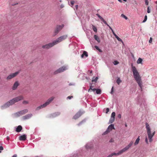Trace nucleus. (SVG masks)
<instances>
[{"instance_id": "1", "label": "nucleus", "mask_w": 157, "mask_h": 157, "mask_svg": "<svg viewBox=\"0 0 157 157\" xmlns=\"http://www.w3.org/2000/svg\"><path fill=\"white\" fill-rule=\"evenodd\" d=\"M131 67L134 78L138 84L139 86L140 87V90H142V85L141 81V79L139 73L137 70L136 67L133 66L132 64Z\"/></svg>"}, {"instance_id": "2", "label": "nucleus", "mask_w": 157, "mask_h": 157, "mask_svg": "<svg viewBox=\"0 0 157 157\" xmlns=\"http://www.w3.org/2000/svg\"><path fill=\"white\" fill-rule=\"evenodd\" d=\"M23 99V97L22 96H21L15 97L12 99L10 100L8 102L6 103L3 105L1 106L2 109L6 108L10 105H12L14 104L15 103L17 102L20 100Z\"/></svg>"}, {"instance_id": "3", "label": "nucleus", "mask_w": 157, "mask_h": 157, "mask_svg": "<svg viewBox=\"0 0 157 157\" xmlns=\"http://www.w3.org/2000/svg\"><path fill=\"white\" fill-rule=\"evenodd\" d=\"M146 128L147 130V134L148 136V137L149 139V142H151L152 141V138L155 133L154 132L152 134H151V131L150 127L149 125L147 123H146Z\"/></svg>"}, {"instance_id": "4", "label": "nucleus", "mask_w": 157, "mask_h": 157, "mask_svg": "<svg viewBox=\"0 0 157 157\" xmlns=\"http://www.w3.org/2000/svg\"><path fill=\"white\" fill-rule=\"evenodd\" d=\"M54 98L53 97L49 98L44 104L37 107L36 108V110H39L41 108H44L48 104H49V103L53 101Z\"/></svg>"}, {"instance_id": "5", "label": "nucleus", "mask_w": 157, "mask_h": 157, "mask_svg": "<svg viewBox=\"0 0 157 157\" xmlns=\"http://www.w3.org/2000/svg\"><path fill=\"white\" fill-rule=\"evenodd\" d=\"M127 150H128L127 149V148H126V147H125L123 149L120 151L118 152L117 153H116L115 152L112 153L110 155H109L108 156H107L106 157H111L113 155H120L123 153L124 152H125V151H127Z\"/></svg>"}, {"instance_id": "6", "label": "nucleus", "mask_w": 157, "mask_h": 157, "mask_svg": "<svg viewBox=\"0 0 157 157\" xmlns=\"http://www.w3.org/2000/svg\"><path fill=\"white\" fill-rule=\"evenodd\" d=\"M67 37V35H64L62 36H61L57 38L56 40L54 41V42L56 44H58V43L66 39Z\"/></svg>"}, {"instance_id": "7", "label": "nucleus", "mask_w": 157, "mask_h": 157, "mask_svg": "<svg viewBox=\"0 0 157 157\" xmlns=\"http://www.w3.org/2000/svg\"><path fill=\"white\" fill-rule=\"evenodd\" d=\"M64 26V25H57L54 31V36H55L58 34L59 32L63 28Z\"/></svg>"}, {"instance_id": "8", "label": "nucleus", "mask_w": 157, "mask_h": 157, "mask_svg": "<svg viewBox=\"0 0 157 157\" xmlns=\"http://www.w3.org/2000/svg\"><path fill=\"white\" fill-rule=\"evenodd\" d=\"M28 112V110L27 109H25L16 113H15V115L16 117H18Z\"/></svg>"}, {"instance_id": "9", "label": "nucleus", "mask_w": 157, "mask_h": 157, "mask_svg": "<svg viewBox=\"0 0 157 157\" xmlns=\"http://www.w3.org/2000/svg\"><path fill=\"white\" fill-rule=\"evenodd\" d=\"M67 69V68L65 66H63L59 68V69L55 71L54 72L55 75L59 73L63 72Z\"/></svg>"}, {"instance_id": "10", "label": "nucleus", "mask_w": 157, "mask_h": 157, "mask_svg": "<svg viewBox=\"0 0 157 157\" xmlns=\"http://www.w3.org/2000/svg\"><path fill=\"white\" fill-rule=\"evenodd\" d=\"M55 45H56V44L53 41L52 43L42 46V48H43L49 49Z\"/></svg>"}, {"instance_id": "11", "label": "nucleus", "mask_w": 157, "mask_h": 157, "mask_svg": "<svg viewBox=\"0 0 157 157\" xmlns=\"http://www.w3.org/2000/svg\"><path fill=\"white\" fill-rule=\"evenodd\" d=\"M84 112H81V110H80L79 111H78L75 115L73 117V118L76 120L79 117H80L81 115L83 114Z\"/></svg>"}, {"instance_id": "12", "label": "nucleus", "mask_w": 157, "mask_h": 157, "mask_svg": "<svg viewBox=\"0 0 157 157\" xmlns=\"http://www.w3.org/2000/svg\"><path fill=\"white\" fill-rule=\"evenodd\" d=\"M115 113L113 112L111 115L109 121V123H112L115 120Z\"/></svg>"}, {"instance_id": "13", "label": "nucleus", "mask_w": 157, "mask_h": 157, "mask_svg": "<svg viewBox=\"0 0 157 157\" xmlns=\"http://www.w3.org/2000/svg\"><path fill=\"white\" fill-rule=\"evenodd\" d=\"M18 72H17L11 74L10 75L7 76V79L8 80H9L11 79L12 78H13L16 76L18 74Z\"/></svg>"}, {"instance_id": "14", "label": "nucleus", "mask_w": 157, "mask_h": 157, "mask_svg": "<svg viewBox=\"0 0 157 157\" xmlns=\"http://www.w3.org/2000/svg\"><path fill=\"white\" fill-rule=\"evenodd\" d=\"M91 87H92V86H90V89L89 90V91L90 89H91L94 92L95 90H96V92L97 94H101V90L100 89H96L95 88H94V89H92Z\"/></svg>"}, {"instance_id": "15", "label": "nucleus", "mask_w": 157, "mask_h": 157, "mask_svg": "<svg viewBox=\"0 0 157 157\" xmlns=\"http://www.w3.org/2000/svg\"><path fill=\"white\" fill-rule=\"evenodd\" d=\"M33 116L32 114L31 113L28 114L25 116L23 117L22 118L23 120L28 119L30 118Z\"/></svg>"}, {"instance_id": "16", "label": "nucleus", "mask_w": 157, "mask_h": 157, "mask_svg": "<svg viewBox=\"0 0 157 157\" xmlns=\"http://www.w3.org/2000/svg\"><path fill=\"white\" fill-rule=\"evenodd\" d=\"M60 113L59 112H57L54 113L52 114L50 116V117L51 118L55 117L60 114Z\"/></svg>"}, {"instance_id": "17", "label": "nucleus", "mask_w": 157, "mask_h": 157, "mask_svg": "<svg viewBox=\"0 0 157 157\" xmlns=\"http://www.w3.org/2000/svg\"><path fill=\"white\" fill-rule=\"evenodd\" d=\"M93 146V145L91 142L88 143L85 145L86 148L87 149L91 148Z\"/></svg>"}, {"instance_id": "18", "label": "nucleus", "mask_w": 157, "mask_h": 157, "mask_svg": "<svg viewBox=\"0 0 157 157\" xmlns=\"http://www.w3.org/2000/svg\"><path fill=\"white\" fill-rule=\"evenodd\" d=\"M26 139V135L25 134L21 135L19 137V140L21 141H24Z\"/></svg>"}, {"instance_id": "19", "label": "nucleus", "mask_w": 157, "mask_h": 157, "mask_svg": "<svg viewBox=\"0 0 157 157\" xmlns=\"http://www.w3.org/2000/svg\"><path fill=\"white\" fill-rule=\"evenodd\" d=\"M19 85V83L18 82H16L13 84L12 89L13 90H15Z\"/></svg>"}, {"instance_id": "20", "label": "nucleus", "mask_w": 157, "mask_h": 157, "mask_svg": "<svg viewBox=\"0 0 157 157\" xmlns=\"http://www.w3.org/2000/svg\"><path fill=\"white\" fill-rule=\"evenodd\" d=\"M107 129L108 130H109V132L113 129H115L114 125L113 124H111L108 126Z\"/></svg>"}, {"instance_id": "21", "label": "nucleus", "mask_w": 157, "mask_h": 157, "mask_svg": "<svg viewBox=\"0 0 157 157\" xmlns=\"http://www.w3.org/2000/svg\"><path fill=\"white\" fill-rule=\"evenodd\" d=\"M22 129V127L21 125H19L16 128V131L18 132H21Z\"/></svg>"}, {"instance_id": "22", "label": "nucleus", "mask_w": 157, "mask_h": 157, "mask_svg": "<svg viewBox=\"0 0 157 157\" xmlns=\"http://www.w3.org/2000/svg\"><path fill=\"white\" fill-rule=\"evenodd\" d=\"M85 56L86 57H87L88 56V54L87 52L85 51H84L83 53L81 55V58H83L84 56Z\"/></svg>"}, {"instance_id": "23", "label": "nucleus", "mask_w": 157, "mask_h": 157, "mask_svg": "<svg viewBox=\"0 0 157 157\" xmlns=\"http://www.w3.org/2000/svg\"><path fill=\"white\" fill-rule=\"evenodd\" d=\"M96 15L98 16V17L100 18L101 20L103 21V22L104 23H106V21L104 20V19L101 16H100L99 14L98 13H97L96 14Z\"/></svg>"}, {"instance_id": "24", "label": "nucleus", "mask_w": 157, "mask_h": 157, "mask_svg": "<svg viewBox=\"0 0 157 157\" xmlns=\"http://www.w3.org/2000/svg\"><path fill=\"white\" fill-rule=\"evenodd\" d=\"M133 144V142L132 141H131L130 143L125 147L127 148V149L128 150L132 145Z\"/></svg>"}, {"instance_id": "25", "label": "nucleus", "mask_w": 157, "mask_h": 157, "mask_svg": "<svg viewBox=\"0 0 157 157\" xmlns=\"http://www.w3.org/2000/svg\"><path fill=\"white\" fill-rule=\"evenodd\" d=\"M140 136H139L137 139H136L135 142L134 143L135 145H136L138 144L140 141Z\"/></svg>"}, {"instance_id": "26", "label": "nucleus", "mask_w": 157, "mask_h": 157, "mask_svg": "<svg viewBox=\"0 0 157 157\" xmlns=\"http://www.w3.org/2000/svg\"><path fill=\"white\" fill-rule=\"evenodd\" d=\"M94 38L95 39L97 40L98 42L99 43L100 41V40L99 37L96 35L94 36Z\"/></svg>"}, {"instance_id": "27", "label": "nucleus", "mask_w": 157, "mask_h": 157, "mask_svg": "<svg viewBox=\"0 0 157 157\" xmlns=\"http://www.w3.org/2000/svg\"><path fill=\"white\" fill-rule=\"evenodd\" d=\"M142 62V59L140 58H139L137 60V64L141 63Z\"/></svg>"}, {"instance_id": "28", "label": "nucleus", "mask_w": 157, "mask_h": 157, "mask_svg": "<svg viewBox=\"0 0 157 157\" xmlns=\"http://www.w3.org/2000/svg\"><path fill=\"white\" fill-rule=\"evenodd\" d=\"M86 121V119H84L82 121L79 122L78 124V126H80L81 124H82V123L85 122Z\"/></svg>"}, {"instance_id": "29", "label": "nucleus", "mask_w": 157, "mask_h": 157, "mask_svg": "<svg viewBox=\"0 0 157 157\" xmlns=\"http://www.w3.org/2000/svg\"><path fill=\"white\" fill-rule=\"evenodd\" d=\"M92 28L94 31L95 32H97V29L96 28L94 25H92Z\"/></svg>"}, {"instance_id": "30", "label": "nucleus", "mask_w": 157, "mask_h": 157, "mask_svg": "<svg viewBox=\"0 0 157 157\" xmlns=\"http://www.w3.org/2000/svg\"><path fill=\"white\" fill-rule=\"evenodd\" d=\"M121 16L122 17L124 18L125 20H127L128 19V17L124 14H121Z\"/></svg>"}, {"instance_id": "31", "label": "nucleus", "mask_w": 157, "mask_h": 157, "mask_svg": "<svg viewBox=\"0 0 157 157\" xmlns=\"http://www.w3.org/2000/svg\"><path fill=\"white\" fill-rule=\"evenodd\" d=\"M97 105L96 103H92L91 104V106L93 107H96Z\"/></svg>"}, {"instance_id": "32", "label": "nucleus", "mask_w": 157, "mask_h": 157, "mask_svg": "<svg viewBox=\"0 0 157 157\" xmlns=\"http://www.w3.org/2000/svg\"><path fill=\"white\" fill-rule=\"evenodd\" d=\"M113 63L114 65H116L118 64L119 63V62L115 60L113 62Z\"/></svg>"}, {"instance_id": "33", "label": "nucleus", "mask_w": 157, "mask_h": 157, "mask_svg": "<svg viewBox=\"0 0 157 157\" xmlns=\"http://www.w3.org/2000/svg\"><path fill=\"white\" fill-rule=\"evenodd\" d=\"M116 38L118 41L121 42L122 43H123L122 40L121 38H119L118 36H117Z\"/></svg>"}, {"instance_id": "34", "label": "nucleus", "mask_w": 157, "mask_h": 157, "mask_svg": "<svg viewBox=\"0 0 157 157\" xmlns=\"http://www.w3.org/2000/svg\"><path fill=\"white\" fill-rule=\"evenodd\" d=\"M109 132V131L107 129L106 131L103 133L102 135H106Z\"/></svg>"}, {"instance_id": "35", "label": "nucleus", "mask_w": 157, "mask_h": 157, "mask_svg": "<svg viewBox=\"0 0 157 157\" xmlns=\"http://www.w3.org/2000/svg\"><path fill=\"white\" fill-rule=\"evenodd\" d=\"M147 19V15H145L144 17V19L143 21V22L144 23V22H145L146 21Z\"/></svg>"}, {"instance_id": "36", "label": "nucleus", "mask_w": 157, "mask_h": 157, "mask_svg": "<svg viewBox=\"0 0 157 157\" xmlns=\"http://www.w3.org/2000/svg\"><path fill=\"white\" fill-rule=\"evenodd\" d=\"M104 23L106 25H107L111 31L112 30H113L112 28L106 22V23Z\"/></svg>"}, {"instance_id": "37", "label": "nucleus", "mask_w": 157, "mask_h": 157, "mask_svg": "<svg viewBox=\"0 0 157 157\" xmlns=\"http://www.w3.org/2000/svg\"><path fill=\"white\" fill-rule=\"evenodd\" d=\"M121 82V81L120 79L119 78H118L117 80V82L118 84H119Z\"/></svg>"}, {"instance_id": "38", "label": "nucleus", "mask_w": 157, "mask_h": 157, "mask_svg": "<svg viewBox=\"0 0 157 157\" xmlns=\"http://www.w3.org/2000/svg\"><path fill=\"white\" fill-rule=\"evenodd\" d=\"M74 1H71V7H73V4H74ZM73 8L75 10V8L73 7Z\"/></svg>"}, {"instance_id": "39", "label": "nucleus", "mask_w": 157, "mask_h": 157, "mask_svg": "<svg viewBox=\"0 0 157 157\" xmlns=\"http://www.w3.org/2000/svg\"><path fill=\"white\" fill-rule=\"evenodd\" d=\"M98 79V77H96L95 78V79H93L92 80V81L93 82H96L97 81V80Z\"/></svg>"}, {"instance_id": "40", "label": "nucleus", "mask_w": 157, "mask_h": 157, "mask_svg": "<svg viewBox=\"0 0 157 157\" xmlns=\"http://www.w3.org/2000/svg\"><path fill=\"white\" fill-rule=\"evenodd\" d=\"M3 150V147L2 146H1L0 145V151H2ZM1 152V151H0V153Z\"/></svg>"}, {"instance_id": "41", "label": "nucleus", "mask_w": 157, "mask_h": 157, "mask_svg": "<svg viewBox=\"0 0 157 157\" xmlns=\"http://www.w3.org/2000/svg\"><path fill=\"white\" fill-rule=\"evenodd\" d=\"M113 86L111 88L110 93L111 94H112L113 93Z\"/></svg>"}, {"instance_id": "42", "label": "nucleus", "mask_w": 157, "mask_h": 157, "mask_svg": "<svg viewBox=\"0 0 157 157\" xmlns=\"http://www.w3.org/2000/svg\"><path fill=\"white\" fill-rule=\"evenodd\" d=\"M73 98L72 96H68L67 98V99H71Z\"/></svg>"}, {"instance_id": "43", "label": "nucleus", "mask_w": 157, "mask_h": 157, "mask_svg": "<svg viewBox=\"0 0 157 157\" xmlns=\"http://www.w3.org/2000/svg\"><path fill=\"white\" fill-rule=\"evenodd\" d=\"M152 39L151 37H150V40L149 41V43H152Z\"/></svg>"}, {"instance_id": "44", "label": "nucleus", "mask_w": 157, "mask_h": 157, "mask_svg": "<svg viewBox=\"0 0 157 157\" xmlns=\"http://www.w3.org/2000/svg\"><path fill=\"white\" fill-rule=\"evenodd\" d=\"M75 84L74 83H71L69 84V86H74Z\"/></svg>"}, {"instance_id": "45", "label": "nucleus", "mask_w": 157, "mask_h": 157, "mask_svg": "<svg viewBox=\"0 0 157 157\" xmlns=\"http://www.w3.org/2000/svg\"><path fill=\"white\" fill-rule=\"evenodd\" d=\"M121 115L120 114H119L117 115V117L119 119L121 118Z\"/></svg>"}, {"instance_id": "46", "label": "nucleus", "mask_w": 157, "mask_h": 157, "mask_svg": "<svg viewBox=\"0 0 157 157\" xmlns=\"http://www.w3.org/2000/svg\"><path fill=\"white\" fill-rule=\"evenodd\" d=\"M145 2L146 5H147L148 4V2L147 0H145Z\"/></svg>"}, {"instance_id": "47", "label": "nucleus", "mask_w": 157, "mask_h": 157, "mask_svg": "<svg viewBox=\"0 0 157 157\" xmlns=\"http://www.w3.org/2000/svg\"><path fill=\"white\" fill-rule=\"evenodd\" d=\"M23 104H27L28 103V101H23Z\"/></svg>"}, {"instance_id": "48", "label": "nucleus", "mask_w": 157, "mask_h": 157, "mask_svg": "<svg viewBox=\"0 0 157 157\" xmlns=\"http://www.w3.org/2000/svg\"><path fill=\"white\" fill-rule=\"evenodd\" d=\"M109 108H107L106 109V111L105 112V113H107L109 111Z\"/></svg>"}, {"instance_id": "49", "label": "nucleus", "mask_w": 157, "mask_h": 157, "mask_svg": "<svg viewBox=\"0 0 157 157\" xmlns=\"http://www.w3.org/2000/svg\"><path fill=\"white\" fill-rule=\"evenodd\" d=\"M145 142H146V143L147 144H148V140H147V137H146L145 139Z\"/></svg>"}, {"instance_id": "50", "label": "nucleus", "mask_w": 157, "mask_h": 157, "mask_svg": "<svg viewBox=\"0 0 157 157\" xmlns=\"http://www.w3.org/2000/svg\"><path fill=\"white\" fill-rule=\"evenodd\" d=\"M150 10L149 8V7H148L147 10V13H150Z\"/></svg>"}, {"instance_id": "51", "label": "nucleus", "mask_w": 157, "mask_h": 157, "mask_svg": "<svg viewBox=\"0 0 157 157\" xmlns=\"http://www.w3.org/2000/svg\"><path fill=\"white\" fill-rule=\"evenodd\" d=\"M64 7V5H63V4H62L60 5V8H63V7Z\"/></svg>"}, {"instance_id": "52", "label": "nucleus", "mask_w": 157, "mask_h": 157, "mask_svg": "<svg viewBox=\"0 0 157 157\" xmlns=\"http://www.w3.org/2000/svg\"><path fill=\"white\" fill-rule=\"evenodd\" d=\"M75 8L76 9V10H77L78 8V5H75Z\"/></svg>"}, {"instance_id": "53", "label": "nucleus", "mask_w": 157, "mask_h": 157, "mask_svg": "<svg viewBox=\"0 0 157 157\" xmlns=\"http://www.w3.org/2000/svg\"><path fill=\"white\" fill-rule=\"evenodd\" d=\"M113 35L115 36V37L116 38L118 36L114 33Z\"/></svg>"}, {"instance_id": "54", "label": "nucleus", "mask_w": 157, "mask_h": 157, "mask_svg": "<svg viewBox=\"0 0 157 157\" xmlns=\"http://www.w3.org/2000/svg\"><path fill=\"white\" fill-rule=\"evenodd\" d=\"M17 155L16 154H15L13 155L12 157H17Z\"/></svg>"}, {"instance_id": "55", "label": "nucleus", "mask_w": 157, "mask_h": 157, "mask_svg": "<svg viewBox=\"0 0 157 157\" xmlns=\"http://www.w3.org/2000/svg\"><path fill=\"white\" fill-rule=\"evenodd\" d=\"M109 142H113V140L112 139H111V140H110Z\"/></svg>"}, {"instance_id": "56", "label": "nucleus", "mask_w": 157, "mask_h": 157, "mask_svg": "<svg viewBox=\"0 0 157 157\" xmlns=\"http://www.w3.org/2000/svg\"><path fill=\"white\" fill-rule=\"evenodd\" d=\"M95 48L97 49L98 50L99 49V48L97 46H95Z\"/></svg>"}, {"instance_id": "57", "label": "nucleus", "mask_w": 157, "mask_h": 157, "mask_svg": "<svg viewBox=\"0 0 157 157\" xmlns=\"http://www.w3.org/2000/svg\"><path fill=\"white\" fill-rule=\"evenodd\" d=\"M17 4H18V3H15V4H13L12 5V6H14V5H17Z\"/></svg>"}, {"instance_id": "58", "label": "nucleus", "mask_w": 157, "mask_h": 157, "mask_svg": "<svg viewBox=\"0 0 157 157\" xmlns=\"http://www.w3.org/2000/svg\"><path fill=\"white\" fill-rule=\"evenodd\" d=\"M112 31V33H113H113H115L114 32L113 30H112L111 31Z\"/></svg>"}, {"instance_id": "59", "label": "nucleus", "mask_w": 157, "mask_h": 157, "mask_svg": "<svg viewBox=\"0 0 157 157\" xmlns=\"http://www.w3.org/2000/svg\"><path fill=\"white\" fill-rule=\"evenodd\" d=\"M7 140H9V136H7Z\"/></svg>"}, {"instance_id": "60", "label": "nucleus", "mask_w": 157, "mask_h": 157, "mask_svg": "<svg viewBox=\"0 0 157 157\" xmlns=\"http://www.w3.org/2000/svg\"><path fill=\"white\" fill-rule=\"evenodd\" d=\"M119 2H121V0H118Z\"/></svg>"}, {"instance_id": "61", "label": "nucleus", "mask_w": 157, "mask_h": 157, "mask_svg": "<svg viewBox=\"0 0 157 157\" xmlns=\"http://www.w3.org/2000/svg\"><path fill=\"white\" fill-rule=\"evenodd\" d=\"M123 1H125V2H126L127 1V0H123Z\"/></svg>"}, {"instance_id": "62", "label": "nucleus", "mask_w": 157, "mask_h": 157, "mask_svg": "<svg viewBox=\"0 0 157 157\" xmlns=\"http://www.w3.org/2000/svg\"><path fill=\"white\" fill-rule=\"evenodd\" d=\"M155 3H156V4H157V1H156L155 2Z\"/></svg>"}, {"instance_id": "63", "label": "nucleus", "mask_w": 157, "mask_h": 157, "mask_svg": "<svg viewBox=\"0 0 157 157\" xmlns=\"http://www.w3.org/2000/svg\"><path fill=\"white\" fill-rule=\"evenodd\" d=\"M125 126L126 127V126H127V124H125Z\"/></svg>"}, {"instance_id": "64", "label": "nucleus", "mask_w": 157, "mask_h": 157, "mask_svg": "<svg viewBox=\"0 0 157 157\" xmlns=\"http://www.w3.org/2000/svg\"><path fill=\"white\" fill-rule=\"evenodd\" d=\"M61 1H62L61 0H60V2H61Z\"/></svg>"}]
</instances>
